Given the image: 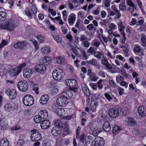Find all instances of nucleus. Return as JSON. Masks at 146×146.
<instances>
[{
  "label": "nucleus",
  "instance_id": "obj_1",
  "mask_svg": "<svg viewBox=\"0 0 146 146\" xmlns=\"http://www.w3.org/2000/svg\"><path fill=\"white\" fill-rule=\"evenodd\" d=\"M73 96V93L70 91L62 92L56 100L57 104L61 107H65L68 104V99Z\"/></svg>",
  "mask_w": 146,
  "mask_h": 146
},
{
  "label": "nucleus",
  "instance_id": "obj_2",
  "mask_svg": "<svg viewBox=\"0 0 146 146\" xmlns=\"http://www.w3.org/2000/svg\"><path fill=\"white\" fill-rule=\"evenodd\" d=\"M16 27L15 22L11 19L8 20L0 24V28L10 31L14 30Z\"/></svg>",
  "mask_w": 146,
  "mask_h": 146
},
{
  "label": "nucleus",
  "instance_id": "obj_3",
  "mask_svg": "<svg viewBox=\"0 0 146 146\" xmlns=\"http://www.w3.org/2000/svg\"><path fill=\"white\" fill-rule=\"evenodd\" d=\"M52 76L53 79L56 80H60L64 76V73L60 69H56L52 72Z\"/></svg>",
  "mask_w": 146,
  "mask_h": 146
},
{
  "label": "nucleus",
  "instance_id": "obj_4",
  "mask_svg": "<svg viewBox=\"0 0 146 146\" xmlns=\"http://www.w3.org/2000/svg\"><path fill=\"white\" fill-rule=\"evenodd\" d=\"M34 101L33 97L30 95H25L23 99V103L27 106H32L33 104Z\"/></svg>",
  "mask_w": 146,
  "mask_h": 146
},
{
  "label": "nucleus",
  "instance_id": "obj_5",
  "mask_svg": "<svg viewBox=\"0 0 146 146\" xmlns=\"http://www.w3.org/2000/svg\"><path fill=\"white\" fill-rule=\"evenodd\" d=\"M121 111V108H113L109 110L108 113L110 117L115 118L119 115Z\"/></svg>",
  "mask_w": 146,
  "mask_h": 146
},
{
  "label": "nucleus",
  "instance_id": "obj_6",
  "mask_svg": "<svg viewBox=\"0 0 146 146\" xmlns=\"http://www.w3.org/2000/svg\"><path fill=\"white\" fill-rule=\"evenodd\" d=\"M32 133L31 135V139L32 141H35L40 140L41 138L40 133L37 131L36 130L33 129L31 131Z\"/></svg>",
  "mask_w": 146,
  "mask_h": 146
},
{
  "label": "nucleus",
  "instance_id": "obj_7",
  "mask_svg": "<svg viewBox=\"0 0 146 146\" xmlns=\"http://www.w3.org/2000/svg\"><path fill=\"white\" fill-rule=\"evenodd\" d=\"M17 87L20 91L25 92L28 88V84L26 81L22 80L18 83Z\"/></svg>",
  "mask_w": 146,
  "mask_h": 146
},
{
  "label": "nucleus",
  "instance_id": "obj_8",
  "mask_svg": "<svg viewBox=\"0 0 146 146\" xmlns=\"http://www.w3.org/2000/svg\"><path fill=\"white\" fill-rule=\"evenodd\" d=\"M5 92L9 96L10 99H14L16 97V92L14 89H7L5 90Z\"/></svg>",
  "mask_w": 146,
  "mask_h": 146
},
{
  "label": "nucleus",
  "instance_id": "obj_9",
  "mask_svg": "<svg viewBox=\"0 0 146 146\" xmlns=\"http://www.w3.org/2000/svg\"><path fill=\"white\" fill-rule=\"evenodd\" d=\"M27 43L25 41H20L17 42L13 44V46L15 49H23L26 46Z\"/></svg>",
  "mask_w": 146,
  "mask_h": 146
},
{
  "label": "nucleus",
  "instance_id": "obj_10",
  "mask_svg": "<svg viewBox=\"0 0 146 146\" xmlns=\"http://www.w3.org/2000/svg\"><path fill=\"white\" fill-rule=\"evenodd\" d=\"M105 143L104 140L102 137H98L95 139L94 146H104Z\"/></svg>",
  "mask_w": 146,
  "mask_h": 146
},
{
  "label": "nucleus",
  "instance_id": "obj_11",
  "mask_svg": "<svg viewBox=\"0 0 146 146\" xmlns=\"http://www.w3.org/2000/svg\"><path fill=\"white\" fill-rule=\"evenodd\" d=\"M66 85L71 87H74L77 84V82L75 79H68L65 81Z\"/></svg>",
  "mask_w": 146,
  "mask_h": 146
},
{
  "label": "nucleus",
  "instance_id": "obj_12",
  "mask_svg": "<svg viewBox=\"0 0 146 146\" xmlns=\"http://www.w3.org/2000/svg\"><path fill=\"white\" fill-rule=\"evenodd\" d=\"M33 73L32 70L29 68L25 69L23 71V76L25 78H30L31 76Z\"/></svg>",
  "mask_w": 146,
  "mask_h": 146
},
{
  "label": "nucleus",
  "instance_id": "obj_13",
  "mask_svg": "<svg viewBox=\"0 0 146 146\" xmlns=\"http://www.w3.org/2000/svg\"><path fill=\"white\" fill-rule=\"evenodd\" d=\"M35 70L36 72L41 73L46 71V67L43 64H37L36 65Z\"/></svg>",
  "mask_w": 146,
  "mask_h": 146
},
{
  "label": "nucleus",
  "instance_id": "obj_14",
  "mask_svg": "<svg viewBox=\"0 0 146 146\" xmlns=\"http://www.w3.org/2000/svg\"><path fill=\"white\" fill-rule=\"evenodd\" d=\"M50 123L48 120H44L40 123L41 127L42 129H46L49 127Z\"/></svg>",
  "mask_w": 146,
  "mask_h": 146
},
{
  "label": "nucleus",
  "instance_id": "obj_15",
  "mask_svg": "<svg viewBox=\"0 0 146 146\" xmlns=\"http://www.w3.org/2000/svg\"><path fill=\"white\" fill-rule=\"evenodd\" d=\"M125 121L127 122V125L130 126H133L137 125L135 120L131 117L126 118Z\"/></svg>",
  "mask_w": 146,
  "mask_h": 146
},
{
  "label": "nucleus",
  "instance_id": "obj_16",
  "mask_svg": "<svg viewBox=\"0 0 146 146\" xmlns=\"http://www.w3.org/2000/svg\"><path fill=\"white\" fill-rule=\"evenodd\" d=\"M138 113L142 117L146 116V109L144 107L139 106L138 108Z\"/></svg>",
  "mask_w": 146,
  "mask_h": 146
},
{
  "label": "nucleus",
  "instance_id": "obj_17",
  "mask_svg": "<svg viewBox=\"0 0 146 146\" xmlns=\"http://www.w3.org/2000/svg\"><path fill=\"white\" fill-rule=\"evenodd\" d=\"M17 69L16 67L15 68L10 69L8 72L10 76H14L18 75L20 72Z\"/></svg>",
  "mask_w": 146,
  "mask_h": 146
},
{
  "label": "nucleus",
  "instance_id": "obj_18",
  "mask_svg": "<svg viewBox=\"0 0 146 146\" xmlns=\"http://www.w3.org/2000/svg\"><path fill=\"white\" fill-rule=\"evenodd\" d=\"M82 88L84 94L87 97L89 96L90 95V92L88 87L85 84H82Z\"/></svg>",
  "mask_w": 146,
  "mask_h": 146
},
{
  "label": "nucleus",
  "instance_id": "obj_19",
  "mask_svg": "<svg viewBox=\"0 0 146 146\" xmlns=\"http://www.w3.org/2000/svg\"><path fill=\"white\" fill-rule=\"evenodd\" d=\"M49 100V97L47 95H43L41 97L39 102L40 104H46Z\"/></svg>",
  "mask_w": 146,
  "mask_h": 146
},
{
  "label": "nucleus",
  "instance_id": "obj_20",
  "mask_svg": "<svg viewBox=\"0 0 146 146\" xmlns=\"http://www.w3.org/2000/svg\"><path fill=\"white\" fill-rule=\"evenodd\" d=\"M40 62L46 65L50 64L51 62V58L49 56H45L42 58L40 60Z\"/></svg>",
  "mask_w": 146,
  "mask_h": 146
},
{
  "label": "nucleus",
  "instance_id": "obj_21",
  "mask_svg": "<svg viewBox=\"0 0 146 146\" xmlns=\"http://www.w3.org/2000/svg\"><path fill=\"white\" fill-rule=\"evenodd\" d=\"M75 15L74 13H71L69 16L68 20L69 24L71 25H73L75 20Z\"/></svg>",
  "mask_w": 146,
  "mask_h": 146
},
{
  "label": "nucleus",
  "instance_id": "obj_22",
  "mask_svg": "<svg viewBox=\"0 0 146 146\" xmlns=\"http://www.w3.org/2000/svg\"><path fill=\"white\" fill-rule=\"evenodd\" d=\"M104 130L106 132L109 131L111 128L110 123L108 121H105L104 122L103 126Z\"/></svg>",
  "mask_w": 146,
  "mask_h": 146
},
{
  "label": "nucleus",
  "instance_id": "obj_23",
  "mask_svg": "<svg viewBox=\"0 0 146 146\" xmlns=\"http://www.w3.org/2000/svg\"><path fill=\"white\" fill-rule=\"evenodd\" d=\"M52 35L54 39L58 43H60L62 41L61 37H59V35L57 33H52Z\"/></svg>",
  "mask_w": 146,
  "mask_h": 146
},
{
  "label": "nucleus",
  "instance_id": "obj_24",
  "mask_svg": "<svg viewBox=\"0 0 146 146\" xmlns=\"http://www.w3.org/2000/svg\"><path fill=\"white\" fill-rule=\"evenodd\" d=\"M39 114L42 119L46 118L48 117V113L46 110L40 111Z\"/></svg>",
  "mask_w": 146,
  "mask_h": 146
},
{
  "label": "nucleus",
  "instance_id": "obj_25",
  "mask_svg": "<svg viewBox=\"0 0 146 146\" xmlns=\"http://www.w3.org/2000/svg\"><path fill=\"white\" fill-rule=\"evenodd\" d=\"M50 48L47 46H44L42 48L41 52L42 54L44 55L48 54L50 51Z\"/></svg>",
  "mask_w": 146,
  "mask_h": 146
},
{
  "label": "nucleus",
  "instance_id": "obj_26",
  "mask_svg": "<svg viewBox=\"0 0 146 146\" xmlns=\"http://www.w3.org/2000/svg\"><path fill=\"white\" fill-rule=\"evenodd\" d=\"M122 129L120 127L117 125H115L113 128V133L115 135L118 134L119 131L122 130Z\"/></svg>",
  "mask_w": 146,
  "mask_h": 146
},
{
  "label": "nucleus",
  "instance_id": "obj_27",
  "mask_svg": "<svg viewBox=\"0 0 146 146\" xmlns=\"http://www.w3.org/2000/svg\"><path fill=\"white\" fill-rule=\"evenodd\" d=\"M9 142L6 138H4L0 141V146H8Z\"/></svg>",
  "mask_w": 146,
  "mask_h": 146
},
{
  "label": "nucleus",
  "instance_id": "obj_28",
  "mask_svg": "<svg viewBox=\"0 0 146 146\" xmlns=\"http://www.w3.org/2000/svg\"><path fill=\"white\" fill-rule=\"evenodd\" d=\"M59 133V129L57 127H54L51 130L52 134L54 136H57Z\"/></svg>",
  "mask_w": 146,
  "mask_h": 146
},
{
  "label": "nucleus",
  "instance_id": "obj_29",
  "mask_svg": "<svg viewBox=\"0 0 146 146\" xmlns=\"http://www.w3.org/2000/svg\"><path fill=\"white\" fill-rule=\"evenodd\" d=\"M0 124L1 125V129L3 130L6 129L8 127V124L7 122L2 119L0 121Z\"/></svg>",
  "mask_w": 146,
  "mask_h": 146
},
{
  "label": "nucleus",
  "instance_id": "obj_30",
  "mask_svg": "<svg viewBox=\"0 0 146 146\" xmlns=\"http://www.w3.org/2000/svg\"><path fill=\"white\" fill-rule=\"evenodd\" d=\"M112 9L116 13V15L115 18L116 19H119L121 16V14L119 12V11L118 10L117 8L114 6H112L111 7Z\"/></svg>",
  "mask_w": 146,
  "mask_h": 146
},
{
  "label": "nucleus",
  "instance_id": "obj_31",
  "mask_svg": "<svg viewBox=\"0 0 146 146\" xmlns=\"http://www.w3.org/2000/svg\"><path fill=\"white\" fill-rule=\"evenodd\" d=\"M57 113L60 116H63L65 114L64 110L62 108H58L57 110Z\"/></svg>",
  "mask_w": 146,
  "mask_h": 146
},
{
  "label": "nucleus",
  "instance_id": "obj_32",
  "mask_svg": "<svg viewBox=\"0 0 146 146\" xmlns=\"http://www.w3.org/2000/svg\"><path fill=\"white\" fill-rule=\"evenodd\" d=\"M42 119V117L39 114L35 116L34 118V120L35 122L37 123H39L41 121V120Z\"/></svg>",
  "mask_w": 146,
  "mask_h": 146
},
{
  "label": "nucleus",
  "instance_id": "obj_33",
  "mask_svg": "<svg viewBox=\"0 0 146 146\" xmlns=\"http://www.w3.org/2000/svg\"><path fill=\"white\" fill-rule=\"evenodd\" d=\"M98 105V102H91V109L93 111H96V107Z\"/></svg>",
  "mask_w": 146,
  "mask_h": 146
},
{
  "label": "nucleus",
  "instance_id": "obj_34",
  "mask_svg": "<svg viewBox=\"0 0 146 146\" xmlns=\"http://www.w3.org/2000/svg\"><path fill=\"white\" fill-rule=\"evenodd\" d=\"M6 18V14L3 11L0 12V20L4 21Z\"/></svg>",
  "mask_w": 146,
  "mask_h": 146
},
{
  "label": "nucleus",
  "instance_id": "obj_35",
  "mask_svg": "<svg viewBox=\"0 0 146 146\" xmlns=\"http://www.w3.org/2000/svg\"><path fill=\"white\" fill-rule=\"evenodd\" d=\"M122 113L124 115H127L129 113V109L127 107H124L123 109Z\"/></svg>",
  "mask_w": 146,
  "mask_h": 146
},
{
  "label": "nucleus",
  "instance_id": "obj_36",
  "mask_svg": "<svg viewBox=\"0 0 146 146\" xmlns=\"http://www.w3.org/2000/svg\"><path fill=\"white\" fill-rule=\"evenodd\" d=\"M86 62L93 66H95L97 64L96 60L95 59H92L90 60H87Z\"/></svg>",
  "mask_w": 146,
  "mask_h": 146
},
{
  "label": "nucleus",
  "instance_id": "obj_37",
  "mask_svg": "<svg viewBox=\"0 0 146 146\" xmlns=\"http://www.w3.org/2000/svg\"><path fill=\"white\" fill-rule=\"evenodd\" d=\"M141 48L140 46L138 45H136L134 49L133 50L135 53H138L140 52L141 51Z\"/></svg>",
  "mask_w": 146,
  "mask_h": 146
},
{
  "label": "nucleus",
  "instance_id": "obj_38",
  "mask_svg": "<svg viewBox=\"0 0 146 146\" xmlns=\"http://www.w3.org/2000/svg\"><path fill=\"white\" fill-rule=\"evenodd\" d=\"M30 41L32 42L35 48L36 49H38L39 47L38 45V42L34 39H32L30 40Z\"/></svg>",
  "mask_w": 146,
  "mask_h": 146
},
{
  "label": "nucleus",
  "instance_id": "obj_39",
  "mask_svg": "<svg viewBox=\"0 0 146 146\" xmlns=\"http://www.w3.org/2000/svg\"><path fill=\"white\" fill-rule=\"evenodd\" d=\"M65 61V59L64 58L59 57L57 58V62L59 64H62Z\"/></svg>",
  "mask_w": 146,
  "mask_h": 146
},
{
  "label": "nucleus",
  "instance_id": "obj_40",
  "mask_svg": "<svg viewBox=\"0 0 146 146\" xmlns=\"http://www.w3.org/2000/svg\"><path fill=\"white\" fill-rule=\"evenodd\" d=\"M4 107L5 110L7 111H9L11 110V106L9 103L6 104Z\"/></svg>",
  "mask_w": 146,
  "mask_h": 146
},
{
  "label": "nucleus",
  "instance_id": "obj_41",
  "mask_svg": "<svg viewBox=\"0 0 146 146\" xmlns=\"http://www.w3.org/2000/svg\"><path fill=\"white\" fill-rule=\"evenodd\" d=\"M89 77L90 78V79L93 81H96L98 79L95 73H94L93 74H92L91 75H90L89 76Z\"/></svg>",
  "mask_w": 146,
  "mask_h": 146
},
{
  "label": "nucleus",
  "instance_id": "obj_42",
  "mask_svg": "<svg viewBox=\"0 0 146 146\" xmlns=\"http://www.w3.org/2000/svg\"><path fill=\"white\" fill-rule=\"evenodd\" d=\"M102 55V53L98 51L95 52L94 53V56L98 59L101 58Z\"/></svg>",
  "mask_w": 146,
  "mask_h": 146
},
{
  "label": "nucleus",
  "instance_id": "obj_43",
  "mask_svg": "<svg viewBox=\"0 0 146 146\" xmlns=\"http://www.w3.org/2000/svg\"><path fill=\"white\" fill-rule=\"evenodd\" d=\"M104 95L105 98L109 101L110 102L113 99L110 94L107 92L105 93L104 94Z\"/></svg>",
  "mask_w": 146,
  "mask_h": 146
},
{
  "label": "nucleus",
  "instance_id": "obj_44",
  "mask_svg": "<svg viewBox=\"0 0 146 146\" xmlns=\"http://www.w3.org/2000/svg\"><path fill=\"white\" fill-rule=\"evenodd\" d=\"M37 38L38 39L39 41L40 42H43L45 39L44 37L42 35H38Z\"/></svg>",
  "mask_w": 146,
  "mask_h": 146
},
{
  "label": "nucleus",
  "instance_id": "obj_45",
  "mask_svg": "<svg viewBox=\"0 0 146 146\" xmlns=\"http://www.w3.org/2000/svg\"><path fill=\"white\" fill-rule=\"evenodd\" d=\"M123 50L125 56L127 57L129 55V49L128 46L123 49Z\"/></svg>",
  "mask_w": 146,
  "mask_h": 146
},
{
  "label": "nucleus",
  "instance_id": "obj_46",
  "mask_svg": "<svg viewBox=\"0 0 146 146\" xmlns=\"http://www.w3.org/2000/svg\"><path fill=\"white\" fill-rule=\"evenodd\" d=\"M26 65V64L25 63H23L20 64L19 66H16V67L17 68V69L20 72L21 71L22 68L24 67Z\"/></svg>",
  "mask_w": 146,
  "mask_h": 146
},
{
  "label": "nucleus",
  "instance_id": "obj_47",
  "mask_svg": "<svg viewBox=\"0 0 146 146\" xmlns=\"http://www.w3.org/2000/svg\"><path fill=\"white\" fill-rule=\"evenodd\" d=\"M88 128L92 131L93 130L94 128V123L90 122L88 125Z\"/></svg>",
  "mask_w": 146,
  "mask_h": 146
},
{
  "label": "nucleus",
  "instance_id": "obj_48",
  "mask_svg": "<svg viewBox=\"0 0 146 146\" xmlns=\"http://www.w3.org/2000/svg\"><path fill=\"white\" fill-rule=\"evenodd\" d=\"M8 42L5 40H3L0 44V48H1L4 46L7 45Z\"/></svg>",
  "mask_w": 146,
  "mask_h": 146
},
{
  "label": "nucleus",
  "instance_id": "obj_49",
  "mask_svg": "<svg viewBox=\"0 0 146 146\" xmlns=\"http://www.w3.org/2000/svg\"><path fill=\"white\" fill-rule=\"evenodd\" d=\"M117 89L119 93L120 96L124 94V90L123 88L120 87H118Z\"/></svg>",
  "mask_w": 146,
  "mask_h": 146
},
{
  "label": "nucleus",
  "instance_id": "obj_50",
  "mask_svg": "<svg viewBox=\"0 0 146 146\" xmlns=\"http://www.w3.org/2000/svg\"><path fill=\"white\" fill-rule=\"evenodd\" d=\"M127 4L132 7H133L135 6L134 3L131 1V0H127L126 1Z\"/></svg>",
  "mask_w": 146,
  "mask_h": 146
},
{
  "label": "nucleus",
  "instance_id": "obj_51",
  "mask_svg": "<svg viewBox=\"0 0 146 146\" xmlns=\"http://www.w3.org/2000/svg\"><path fill=\"white\" fill-rule=\"evenodd\" d=\"M124 80V78L121 76H118L116 77L117 81L118 83H119L121 81H123Z\"/></svg>",
  "mask_w": 146,
  "mask_h": 146
},
{
  "label": "nucleus",
  "instance_id": "obj_52",
  "mask_svg": "<svg viewBox=\"0 0 146 146\" xmlns=\"http://www.w3.org/2000/svg\"><path fill=\"white\" fill-rule=\"evenodd\" d=\"M109 83L110 86L112 87L115 88L116 87V84L113 80H110Z\"/></svg>",
  "mask_w": 146,
  "mask_h": 146
},
{
  "label": "nucleus",
  "instance_id": "obj_53",
  "mask_svg": "<svg viewBox=\"0 0 146 146\" xmlns=\"http://www.w3.org/2000/svg\"><path fill=\"white\" fill-rule=\"evenodd\" d=\"M24 144V141L23 139H19L17 142L18 146H22Z\"/></svg>",
  "mask_w": 146,
  "mask_h": 146
},
{
  "label": "nucleus",
  "instance_id": "obj_54",
  "mask_svg": "<svg viewBox=\"0 0 146 146\" xmlns=\"http://www.w3.org/2000/svg\"><path fill=\"white\" fill-rule=\"evenodd\" d=\"M122 4H120L119 5V8L120 10L124 11L126 9L127 7L125 5H122Z\"/></svg>",
  "mask_w": 146,
  "mask_h": 146
},
{
  "label": "nucleus",
  "instance_id": "obj_55",
  "mask_svg": "<svg viewBox=\"0 0 146 146\" xmlns=\"http://www.w3.org/2000/svg\"><path fill=\"white\" fill-rule=\"evenodd\" d=\"M110 1L109 0H104V2L105 6L106 7H109L110 6Z\"/></svg>",
  "mask_w": 146,
  "mask_h": 146
},
{
  "label": "nucleus",
  "instance_id": "obj_56",
  "mask_svg": "<svg viewBox=\"0 0 146 146\" xmlns=\"http://www.w3.org/2000/svg\"><path fill=\"white\" fill-rule=\"evenodd\" d=\"M103 80H100L97 82L98 88L99 89H101L103 88V85L101 84V82Z\"/></svg>",
  "mask_w": 146,
  "mask_h": 146
},
{
  "label": "nucleus",
  "instance_id": "obj_57",
  "mask_svg": "<svg viewBox=\"0 0 146 146\" xmlns=\"http://www.w3.org/2000/svg\"><path fill=\"white\" fill-rule=\"evenodd\" d=\"M94 28V25L92 24H90L87 26V29L90 31L92 30Z\"/></svg>",
  "mask_w": 146,
  "mask_h": 146
},
{
  "label": "nucleus",
  "instance_id": "obj_58",
  "mask_svg": "<svg viewBox=\"0 0 146 146\" xmlns=\"http://www.w3.org/2000/svg\"><path fill=\"white\" fill-rule=\"evenodd\" d=\"M61 124L60 120H58L54 123L55 125L58 128L62 127Z\"/></svg>",
  "mask_w": 146,
  "mask_h": 146
},
{
  "label": "nucleus",
  "instance_id": "obj_59",
  "mask_svg": "<svg viewBox=\"0 0 146 146\" xmlns=\"http://www.w3.org/2000/svg\"><path fill=\"white\" fill-rule=\"evenodd\" d=\"M68 91H70L73 94V93L72 92L75 93H76L78 91V89L76 88H75L74 87H71L69 88V90Z\"/></svg>",
  "mask_w": 146,
  "mask_h": 146
},
{
  "label": "nucleus",
  "instance_id": "obj_60",
  "mask_svg": "<svg viewBox=\"0 0 146 146\" xmlns=\"http://www.w3.org/2000/svg\"><path fill=\"white\" fill-rule=\"evenodd\" d=\"M90 86L94 90H96L97 88V85L94 83H90L89 84Z\"/></svg>",
  "mask_w": 146,
  "mask_h": 146
},
{
  "label": "nucleus",
  "instance_id": "obj_61",
  "mask_svg": "<svg viewBox=\"0 0 146 146\" xmlns=\"http://www.w3.org/2000/svg\"><path fill=\"white\" fill-rule=\"evenodd\" d=\"M26 14L29 18H32V14L30 10H26Z\"/></svg>",
  "mask_w": 146,
  "mask_h": 146
},
{
  "label": "nucleus",
  "instance_id": "obj_62",
  "mask_svg": "<svg viewBox=\"0 0 146 146\" xmlns=\"http://www.w3.org/2000/svg\"><path fill=\"white\" fill-rule=\"evenodd\" d=\"M107 23V21L106 20H103L101 21L100 23V24L102 25H104L106 27H107L106 23Z\"/></svg>",
  "mask_w": 146,
  "mask_h": 146
},
{
  "label": "nucleus",
  "instance_id": "obj_63",
  "mask_svg": "<svg viewBox=\"0 0 146 146\" xmlns=\"http://www.w3.org/2000/svg\"><path fill=\"white\" fill-rule=\"evenodd\" d=\"M88 52L92 54H93L95 52L94 49L92 47H90L88 50Z\"/></svg>",
  "mask_w": 146,
  "mask_h": 146
},
{
  "label": "nucleus",
  "instance_id": "obj_64",
  "mask_svg": "<svg viewBox=\"0 0 146 146\" xmlns=\"http://www.w3.org/2000/svg\"><path fill=\"white\" fill-rule=\"evenodd\" d=\"M99 9L100 8H98L97 9L92 11V13L94 15H98L100 13V11Z\"/></svg>",
  "mask_w": 146,
  "mask_h": 146
}]
</instances>
